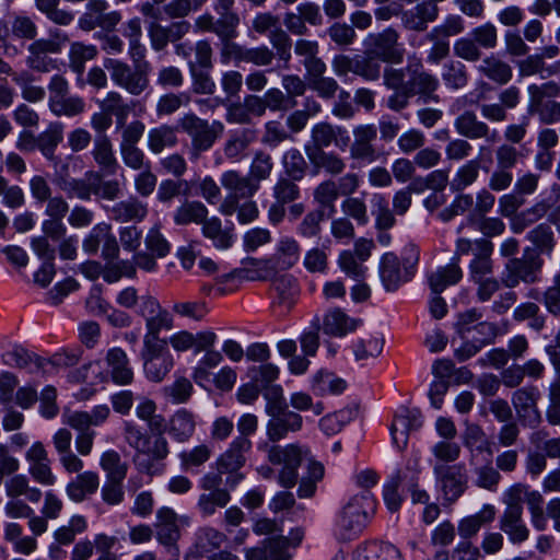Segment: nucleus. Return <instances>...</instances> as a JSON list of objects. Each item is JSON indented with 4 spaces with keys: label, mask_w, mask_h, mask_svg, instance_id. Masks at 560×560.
I'll return each instance as SVG.
<instances>
[{
    "label": "nucleus",
    "mask_w": 560,
    "mask_h": 560,
    "mask_svg": "<svg viewBox=\"0 0 560 560\" xmlns=\"http://www.w3.org/2000/svg\"><path fill=\"white\" fill-rule=\"evenodd\" d=\"M422 425L420 412L416 409L401 408L395 416L390 427L393 442L398 448H404L408 442L409 432Z\"/></svg>",
    "instance_id": "obj_22"
},
{
    "label": "nucleus",
    "mask_w": 560,
    "mask_h": 560,
    "mask_svg": "<svg viewBox=\"0 0 560 560\" xmlns=\"http://www.w3.org/2000/svg\"><path fill=\"white\" fill-rule=\"evenodd\" d=\"M311 388L319 396L339 395L347 388V383L332 372L319 370L312 378Z\"/></svg>",
    "instance_id": "obj_35"
},
{
    "label": "nucleus",
    "mask_w": 560,
    "mask_h": 560,
    "mask_svg": "<svg viewBox=\"0 0 560 560\" xmlns=\"http://www.w3.org/2000/svg\"><path fill=\"white\" fill-rule=\"evenodd\" d=\"M235 2L213 3V10L219 15L215 19L211 13L205 12L194 22L196 33H212L221 40L220 61L226 66L231 61L236 65L245 61L246 48L233 39L238 36L240 15L234 11Z\"/></svg>",
    "instance_id": "obj_3"
},
{
    "label": "nucleus",
    "mask_w": 560,
    "mask_h": 560,
    "mask_svg": "<svg viewBox=\"0 0 560 560\" xmlns=\"http://www.w3.org/2000/svg\"><path fill=\"white\" fill-rule=\"evenodd\" d=\"M383 347L384 339L380 334H365L353 346L355 359L365 360L375 358L381 354Z\"/></svg>",
    "instance_id": "obj_53"
},
{
    "label": "nucleus",
    "mask_w": 560,
    "mask_h": 560,
    "mask_svg": "<svg viewBox=\"0 0 560 560\" xmlns=\"http://www.w3.org/2000/svg\"><path fill=\"white\" fill-rule=\"evenodd\" d=\"M539 399L540 392L534 385L524 386L513 392L511 401L521 425L530 429L540 425L542 416L538 408Z\"/></svg>",
    "instance_id": "obj_12"
},
{
    "label": "nucleus",
    "mask_w": 560,
    "mask_h": 560,
    "mask_svg": "<svg viewBox=\"0 0 560 560\" xmlns=\"http://www.w3.org/2000/svg\"><path fill=\"white\" fill-rule=\"evenodd\" d=\"M480 163L478 160H469L463 164L455 173L450 183L453 191H462L472 185L479 176Z\"/></svg>",
    "instance_id": "obj_55"
},
{
    "label": "nucleus",
    "mask_w": 560,
    "mask_h": 560,
    "mask_svg": "<svg viewBox=\"0 0 560 560\" xmlns=\"http://www.w3.org/2000/svg\"><path fill=\"white\" fill-rule=\"evenodd\" d=\"M270 417L267 422V436L271 442L284 439L290 432H298L302 429L303 418L301 415L287 409L269 410Z\"/></svg>",
    "instance_id": "obj_15"
},
{
    "label": "nucleus",
    "mask_w": 560,
    "mask_h": 560,
    "mask_svg": "<svg viewBox=\"0 0 560 560\" xmlns=\"http://www.w3.org/2000/svg\"><path fill=\"white\" fill-rule=\"evenodd\" d=\"M360 324V319L348 316L340 308H334L324 316L323 331L326 335L343 337L348 332L355 330Z\"/></svg>",
    "instance_id": "obj_28"
},
{
    "label": "nucleus",
    "mask_w": 560,
    "mask_h": 560,
    "mask_svg": "<svg viewBox=\"0 0 560 560\" xmlns=\"http://www.w3.org/2000/svg\"><path fill=\"white\" fill-rule=\"evenodd\" d=\"M191 101V96L187 92L167 93L158 100V116H170L177 112L182 106H187Z\"/></svg>",
    "instance_id": "obj_61"
},
{
    "label": "nucleus",
    "mask_w": 560,
    "mask_h": 560,
    "mask_svg": "<svg viewBox=\"0 0 560 560\" xmlns=\"http://www.w3.org/2000/svg\"><path fill=\"white\" fill-rule=\"evenodd\" d=\"M398 32L388 27L381 33L370 34L365 38L364 45L368 54L373 58L385 62L399 63L404 58V49L398 44Z\"/></svg>",
    "instance_id": "obj_13"
},
{
    "label": "nucleus",
    "mask_w": 560,
    "mask_h": 560,
    "mask_svg": "<svg viewBox=\"0 0 560 560\" xmlns=\"http://www.w3.org/2000/svg\"><path fill=\"white\" fill-rule=\"evenodd\" d=\"M235 270L240 279H246L250 281L265 280L271 275V270L267 261L257 260L254 258L246 259L243 261V266Z\"/></svg>",
    "instance_id": "obj_64"
},
{
    "label": "nucleus",
    "mask_w": 560,
    "mask_h": 560,
    "mask_svg": "<svg viewBox=\"0 0 560 560\" xmlns=\"http://www.w3.org/2000/svg\"><path fill=\"white\" fill-rule=\"evenodd\" d=\"M495 513L493 505L485 504L476 514L462 518L457 526L459 537L466 540L475 537L485 525L493 522Z\"/></svg>",
    "instance_id": "obj_27"
},
{
    "label": "nucleus",
    "mask_w": 560,
    "mask_h": 560,
    "mask_svg": "<svg viewBox=\"0 0 560 560\" xmlns=\"http://www.w3.org/2000/svg\"><path fill=\"white\" fill-rule=\"evenodd\" d=\"M353 560H400V553L390 544L368 541L357 548Z\"/></svg>",
    "instance_id": "obj_33"
},
{
    "label": "nucleus",
    "mask_w": 560,
    "mask_h": 560,
    "mask_svg": "<svg viewBox=\"0 0 560 560\" xmlns=\"http://www.w3.org/2000/svg\"><path fill=\"white\" fill-rule=\"evenodd\" d=\"M465 30V23L460 15L451 14L445 18L442 24L433 27L431 32L427 34V39L436 40L439 38H447L456 36L463 33Z\"/></svg>",
    "instance_id": "obj_58"
},
{
    "label": "nucleus",
    "mask_w": 560,
    "mask_h": 560,
    "mask_svg": "<svg viewBox=\"0 0 560 560\" xmlns=\"http://www.w3.org/2000/svg\"><path fill=\"white\" fill-rule=\"evenodd\" d=\"M523 514V512L503 511L499 521L500 529L514 545H520L529 538V528Z\"/></svg>",
    "instance_id": "obj_29"
},
{
    "label": "nucleus",
    "mask_w": 560,
    "mask_h": 560,
    "mask_svg": "<svg viewBox=\"0 0 560 560\" xmlns=\"http://www.w3.org/2000/svg\"><path fill=\"white\" fill-rule=\"evenodd\" d=\"M377 131L374 125H360L353 129V142L350 145V158L372 163L377 159L373 145Z\"/></svg>",
    "instance_id": "obj_18"
},
{
    "label": "nucleus",
    "mask_w": 560,
    "mask_h": 560,
    "mask_svg": "<svg viewBox=\"0 0 560 560\" xmlns=\"http://www.w3.org/2000/svg\"><path fill=\"white\" fill-rule=\"evenodd\" d=\"M141 314L145 317V332L140 351L143 373L149 381L160 383L175 364L166 338L160 337L162 330L170 331L174 328V318L172 313L162 312L159 306L153 305L143 307Z\"/></svg>",
    "instance_id": "obj_1"
},
{
    "label": "nucleus",
    "mask_w": 560,
    "mask_h": 560,
    "mask_svg": "<svg viewBox=\"0 0 560 560\" xmlns=\"http://www.w3.org/2000/svg\"><path fill=\"white\" fill-rule=\"evenodd\" d=\"M154 533L158 541L165 547H174L180 537L178 516L171 508L163 506L156 511Z\"/></svg>",
    "instance_id": "obj_21"
},
{
    "label": "nucleus",
    "mask_w": 560,
    "mask_h": 560,
    "mask_svg": "<svg viewBox=\"0 0 560 560\" xmlns=\"http://www.w3.org/2000/svg\"><path fill=\"white\" fill-rule=\"evenodd\" d=\"M93 155L101 167L109 172L115 171L117 161L113 152L112 142L105 135L98 136L95 139Z\"/></svg>",
    "instance_id": "obj_59"
},
{
    "label": "nucleus",
    "mask_w": 560,
    "mask_h": 560,
    "mask_svg": "<svg viewBox=\"0 0 560 560\" xmlns=\"http://www.w3.org/2000/svg\"><path fill=\"white\" fill-rule=\"evenodd\" d=\"M307 158L314 167L332 176L340 175L346 170L345 160L335 152L320 151Z\"/></svg>",
    "instance_id": "obj_47"
},
{
    "label": "nucleus",
    "mask_w": 560,
    "mask_h": 560,
    "mask_svg": "<svg viewBox=\"0 0 560 560\" xmlns=\"http://www.w3.org/2000/svg\"><path fill=\"white\" fill-rule=\"evenodd\" d=\"M272 290L273 306L280 316H284L293 307L299 295L296 280L290 275L280 276L272 282Z\"/></svg>",
    "instance_id": "obj_24"
},
{
    "label": "nucleus",
    "mask_w": 560,
    "mask_h": 560,
    "mask_svg": "<svg viewBox=\"0 0 560 560\" xmlns=\"http://www.w3.org/2000/svg\"><path fill=\"white\" fill-rule=\"evenodd\" d=\"M527 240L535 245L538 254L551 255L556 246L555 235L551 228L546 224H539L527 233Z\"/></svg>",
    "instance_id": "obj_54"
},
{
    "label": "nucleus",
    "mask_w": 560,
    "mask_h": 560,
    "mask_svg": "<svg viewBox=\"0 0 560 560\" xmlns=\"http://www.w3.org/2000/svg\"><path fill=\"white\" fill-rule=\"evenodd\" d=\"M272 171L271 155L262 150L256 151L249 165V178L260 186L262 180H267L271 176Z\"/></svg>",
    "instance_id": "obj_51"
},
{
    "label": "nucleus",
    "mask_w": 560,
    "mask_h": 560,
    "mask_svg": "<svg viewBox=\"0 0 560 560\" xmlns=\"http://www.w3.org/2000/svg\"><path fill=\"white\" fill-rule=\"evenodd\" d=\"M124 439L138 455L144 454L158 460H164L168 456V443L164 436H155L151 440V438L132 421H125Z\"/></svg>",
    "instance_id": "obj_11"
},
{
    "label": "nucleus",
    "mask_w": 560,
    "mask_h": 560,
    "mask_svg": "<svg viewBox=\"0 0 560 560\" xmlns=\"http://www.w3.org/2000/svg\"><path fill=\"white\" fill-rule=\"evenodd\" d=\"M342 133H346L343 128H335L326 121L314 125L311 132V142L305 147L306 155L310 156L325 151V148H328L332 142H337L338 136Z\"/></svg>",
    "instance_id": "obj_26"
},
{
    "label": "nucleus",
    "mask_w": 560,
    "mask_h": 560,
    "mask_svg": "<svg viewBox=\"0 0 560 560\" xmlns=\"http://www.w3.org/2000/svg\"><path fill=\"white\" fill-rule=\"evenodd\" d=\"M246 560H291L289 540L284 536L267 538L254 548L245 550Z\"/></svg>",
    "instance_id": "obj_20"
},
{
    "label": "nucleus",
    "mask_w": 560,
    "mask_h": 560,
    "mask_svg": "<svg viewBox=\"0 0 560 560\" xmlns=\"http://www.w3.org/2000/svg\"><path fill=\"white\" fill-rule=\"evenodd\" d=\"M105 363L107 374L113 383L119 386H126L133 381V370L130 364L127 352L120 347H113L106 351Z\"/></svg>",
    "instance_id": "obj_16"
},
{
    "label": "nucleus",
    "mask_w": 560,
    "mask_h": 560,
    "mask_svg": "<svg viewBox=\"0 0 560 560\" xmlns=\"http://www.w3.org/2000/svg\"><path fill=\"white\" fill-rule=\"evenodd\" d=\"M221 185L228 191L220 211L224 215H232L238 208V202L249 199L259 190V185L254 183L248 175H243L235 170H229L221 175Z\"/></svg>",
    "instance_id": "obj_8"
},
{
    "label": "nucleus",
    "mask_w": 560,
    "mask_h": 560,
    "mask_svg": "<svg viewBox=\"0 0 560 560\" xmlns=\"http://www.w3.org/2000/svg\"><path fill=\"white\" fill-rule=\"evenodd\" d=\"M208 215V209L200 201H186L174 213V222L178 225L202 223Z\"/></svg>",
    "instance_id": "obj_43"
},
{
    "label": "nucleus",
    "mask_w": 560,
    "mask_h": 560,
    "mask_svg": "<svg viewBox=\"0 0 560 560\" xmlns=\"http://www.w3.org/2000/svg\"><path fill=\"white\" fill-rule=\"evenodd\" d=\"M383 79L384 85L394 91L386 101L387 107L394 112L408 107L413 95H419L423 103L439 102V96L434 94L439 80L424 71L421 65L415 69L411 66L406 69L386 68Z\"/></svg>",
    "instance_id": "obj_2"
},
{
    "label": "nucleus",
    "mask_w": 560,
    "mask_h": 560,
    "mask_svg": "<svg viewBox=\"0 0 560 560\" xmlns=\"http://www.w3.org/2000/svg\"><path fill=\"white\" fill-rule=\"evenodd\" d=\"M112 214L116 220L122 222H141L148 214L147 203L135 197L116 203L112 209Z\"/></svg>",
    "instance_id": "obj_37"
},
{
    "label": "nucleus",
    "mask_w": 560,
    "mask_h": 560,
    "mask_svg": "<svg viewBox=\"0 0 560 560\" xmlns=\"http://www.w3.org/2000/svg\"><path fill=\"white\" fill-rule=\"evenodd\" d=\"M374 511V502L369 492L354 495L345 505L338 520L339 536L350 540L358 536L366 526Z\"/></svg>",
    "instance_id": "obj_4"
},
{
    "label": "nucleus",
    "mask_w": 560,
    "mask_h": 560,
    "mask_svg": "<svg viewBox=\"0 0 560 560\" xmlns=\"http://www.w3.org/2000/svg\"><path fill=\"white\" fill-rule=\"evenodd\" d=\"M256 138L257 131L253 128H243L234 131L224 144L223 152L225 158L234 162L241 161Z\"/></svg>",
    "instance_id": "obj_31"
},
{
    "label": "nucleus",
    "mask_w": 560,
    "mask_h": 560,
    "mask_svg": "<svg viewBox=\"0 0 560 560\" xmlns=\"http://www.w3.org/2000/svg\"><path fill=\"white\" fill-rule=\"evenodd\" d=\"M202 234L213 242L218 248L225 249L232 244V234L230 231L222 229L219 218L207 219L202 222Z\"/></svg>",
    "instance_id": "obj_49"
},
{
    "label": "nucleus",
    "mask_w": 560,
    "mask_h": 560,
    "mask_svg": "<svg viewBox=\"0 0 560 560\" xmlns=\"http://www.w3.org/2000/svg\"><path fill=\"white\" fill-rule=\"evenodd\" d=\"M339 194L336 188V180L326 179L319 183L313 190L314 202L318 206L316 210H323L328 218L336 213V201Z\"/></svg>",
    "instance_id": "obj_34"
},
{
    "label": "nucleus",
    "mask_w": 560,
    "mask_h": 560,
    "mask_svg": "<svg viewBox=\"0 0 560 560\" xmlns=\"http://www.w3.org/2000/svg\"><path fill=\"white\" fill-rule=\"evenodd\" d=\"M226 540V536L212 527L200 528L196 534V548L203 556L214 549H219Z\"/></svg>",
    "instance_id": "obj_57"
},
{
    "label": "nucleus",
    "mask_w": 560,
    "mask_h": 560,
    "mask_svg": "<svg viewBox=\"0 0 560 560\" xmlns=\"http://www.w3.org/2000/svg\"><path fill=\"white\" fill-rule=\"evenodd\" d=\"M463 277V272L457 261L438 269L429 277L430 288L434 294H440L448 285L456 284Z\"/></svg>",
    "instance_id": "obj_39"
},
{
    "label": "nucleus",
    "mask_w": 560,
    "mask_h": 560,
    "mask_svg": "<svg viewBox=\"0 0 560 560\" xmlns=\"http://www.w3.org/2000/svg\"><path fill=\"white\" fill-rule=\"evenodd\" d=\"M454 126L457 133L467 139H486L490 142H495L498 139V131L480 120L472 110H465L460 114L455 119Z\"/></svg>",
    "instance_id": "obj_17"
},
{
    "label": "nucleus",
    "mask_w": 560,
    "mask_h": 560,
    "mask_svg": "<svg viewBox=\"0 0 560 560\" xmlns=\"http://www.w3.org/2000/svg\"><path fill=\"white\" fill-rule=\"evenodd\" d=\"M431 452L434 456L433 465H451V463H455L460 457L462 447L457 442L443 440L435 443Z\"/></svg>",
    "instance_id": "obj_60"
},
{
    "label": "nucleus",
    "mask_w": 560,
    "mask_h": 560,
    "mask_svg": "<svg viewBox=\"0 0 560 560\" xmlns=\"http://www.w3.org/2000/svg\"><path fill=\"white\" fill-rule=\"evenodd\" d=\"M372 208V213L375 217V228L378 231H387L395 225L396 219L394 217V211L389 209L388 202L383 195H373Z\"/></svg>",
    "instance_id": "obj_50"
},
{
    "label": "nucleus",
    "mask_w": 560,
    "mask_h": 560,
    "mask_svg": "<svg viewBox=\"0 0 560 560\" xmlns=\"http://www.w3.org/2000/svg\"><path fill=\"white\" fill-rule=\"evenodd\" d=\"M51 110L60 115H70V97L68 96V81L61 75H55L49 84Z\"/></svg>",
    "instance_id": "obj_36"
},
{
    "label": "nucleus",
    "mask_w": 560,
    "mask_h": 560,
    "mask_svg": "<svg viewBox=\"0 0 560 560\" xmlns=\"http://www.w3.org/2000/svg\"><path fill=\"white\" fill-rule=\"evenodd\" d=\"M101 467L108 480L124 481L128 471V464L121 459L118 452L108 450L101 456Z\"/></svg>",
    "instance_id": "obj_45"
},
{
    "label": "nucleus",
    "mask_w": 560,
    "mask_h": 560,
    "mask_svg": "<svg viewBox=\"0 0 560 560\" xmlns=\"http://www.w3.org/2000/svg\"><path fill=\"white\" fill-rule=\"evenodd\" d=\"M310 455V450L300 444H288L285 446L275 445L268 450V460L273 465H282L296 468L301 462Z\"/></svg>",
    "instance_id": "obj_25"
},
{
    "label": "nucleus",
    "mask_w": 560,
    "mask_h": 560,
    "mask_svg": "<svg viewBox=\"0 0 560 560\" xmlns=\"http://www.w3.org/2000/svg\"><path fill=\"white\" fill-rule=\"evenodd\" d=\"M440 15V8L432 5L430 2H418L415 7L404 10L401 16V25L407 31L424 32L429 24L436 21Z\"/></svg>",
    "instance_id": "obj_19"
},
{
    "label": "nucleus",
    "mask_w": 560,
    "mask_h": 560,
    "mask_svg": "<svg viewBox=\"0 0 560 560\" xmlns=\"http://www.w3.org/2000/svg\"><path fill=\"white\" fill-rule=\"evenodd\" d=\"M358 415L355 407H345L320 419V428L326 434H336L350 423Z\"/></svg>",
    "instance_id": "obj_44"
},
{
    "label": "nucleus",
    "mask_w": 560,
    "mask_h": 560,
    "mask_svg": "<svg viewBox=\"0 0 560 560\" xmlns=\"http://www.w3.org/2000/svg\"><path fill=\"white\" fill-rule=\"evenodd\" d=\"M478 70L485 77L499 84L508 83L513 75L511 66L495 56H488L482 59Z\"/></svg>",
    "instance_id": "obj_41"
},
{
    "label": "nucleus",
    "mask_w": 560,
    "mask_h": 560,
    "mask_svg": "<svg viewBox=\"0 0 560 560\" xmlns=\"http://www.w3.org/2000/svg\"><path fill=\"white\" fill-rule=\"evenodd\" d=\"M231 500L229 490L205 491L198 498L197 506L202 515L210 516L223 509Z\"/></svg>",
    "instance_id": "obj_46"
},
{
    "label": "nucleus",
    "mask_w": 560,
    "mask_h": 560,
    "mask_svg": "<svg viewBox=\"0 0 560 560\" xmlns=\"http://www.w3.org/2000/svg\"><path fill=\"white\" fill-rule=\"evenodd\" d=\"M252 448V441H245L244 438H235L229 447L217 459V470L228 475L225 483L229 488H235L244 478L240 472L246 463L245 454Z\"/></svg>",
    "instance_id": "obj_10"
},
{
    "label": "nucleus",
    "mask_w": 560,
    "mask_h": 560,
    "mask_svg": "<svg viewBox=\"0 0 560 560\" xmlns=\"http://www.w3.org/2000/svg\"><path fill=\"white\" fill-rule=\"evenodd\" d=\"M529 443L547 458L560 459V436L549 438L546 430H536L530 433Z\"/></svg>",
    "instance_id": "obj_52"
},
{
    "label": "nucleus",
    "mask_w": 560,
    "mask_h": 560,
    "mask_svg": "<svg viewBox=\"0 0 560 560\" xmlns=\"http://www.w3.org/2000/svg\"><path fill=\"white\" fill-rule=\"evenodd\" d=\"M326 214L323 210L308 211L296 228L298 234L303 238L318 237L322 232V222L325 220Z\"/></svg>",
    "instance_id": "obj_63"
},
{
    "label": "nucleus",
    "mask_w": 560,
    "mask_h": 560,
    "mask_svg": "<svg viewBox=\"0 0 560 560\" xmlns=\"http://www.w3.org/2000/svg\"><path fill=\"white\" fill-rule=\"evenodd\" d=\"M104 68L110 73L113 81L124 88L129 94L139 96L149 86V71L150 66L148 62L132 69L128 63L108 58L104 61Z\"/></svg>",
    "instance_id": "obj_7"
},
{
    "label": "nucleus",
    "mask_w": 560,
    "mask_h": 560,
    "mask_svg": "<svg viewBox=\"0 0 560 560\" xmlns=\"http://www.w3.org/2000/svg\"><path fill=\"white\" fill-rule=\"evenodd\" d=\"M413 264L401 266L398 257L393 253L383 255L380 265L382 282L387 291H395L400 284L409 281L413 276Z\"/></svg>",
    "instance_id": "obj_14"
},
{
    "label": "nucleus",
    "mask_w": 560,
    "mask_h": 560,
    "mask_svg": "<svg viewBox=\"0 0 560 560\" xmlns=\"http://www.w3.org/2000/svg\"><path fill=\"white\" fill-rule=\"evenodd\" d=\"M177 144L176 129L168 125H161L152 128L148 132V148L154 154H160L163 150L173 148Z\"/></svg>",
    "instance_id": "obj_40"
},
{
    "label": "nucleus",
    "mask_w": 560,
    "mask_h": 560,
    "mask_svg": "<svg viewBox=\"0 0 560 560\" xmlns=\"http://www.w3.org/2000/svg\"><path fill=\"white\" fill-rule=\"evenodd\" d=\"M62 138V127L59 124H51L46 131L38 136L37 148L47 159L52 160L55 149Z\"/></svg>",
    "instance_id": "obj_62"
},
{
    "label": "nucleus",
    "mask_w": 560,
    "mask_h": 560,
    "mask_svg": "<svg viewBox=\"0 0 560 560\" xmlns=\"http://www.w3.org/2000/svg\"><path fill=\"white\" fill-rule=\"evenodd\" d=\"M436 485L445 502L455 503L468 489V472L464 463L433 465Z\"/></svg>",
    "instance_id": "obj_9"
},
{
    "label": "nucleus",
    "mask_w": 560,
    "mask_h": 560,
    "mask_svg": "<svg viewBox=\"0 0 560 560\" xmlns=\"http://www.w3.org/2000/svg\"><path fill=\"white\" fill-rule=\"evenodd\" d=\"M116 302L119 306L125 308H133L138 306L137 314L143 318L145 322V317L141 314L143 307L148 305L159 306L162 312L171 313L168 310L162 306L159 300L150 293L139 295L138 290L135 287H127L122 289L116 298Z\"/></svg>",
    "instance_id": "obj_32"
},
{
    "label": "nucleus",
    "mask_w": 560,
    "mask_h": 560,
    "mask_svg": "<svg viewBox=\"0 0 560 560\" xmlns=\"http://www.w3.org/2000/svg\"><path fill=\"white\" fill-rule=\"evenodd\" d=\"M98 476L92 471H85L72 480V501L81 502L95 493L98 488Z\"/></svg>",
    "instance_id": "obj_56"
},
{
    "label": "nucleus",
    "mask_w": 560,
    "mask_h": 560,
    "mask_svg": "<svg viewBox=\"0 0 560 560\" xmlns=\"http://www.w3.org/2000/svg\"><path fill=\"white\" fill-rule=\"evenodd\" d=\"M177 125L191 138V160H198L202 152L208 151L223 131L222 122L213 121L209 124L191 113L180 117Z\"/></svg>",
    "instance_id": "obj_5"
},
{
    "label": "nucleus",
    "mask_w": 560,
    "mask_h": 560,
    "mask_svg": "<svg viewBox=\"0 0 560 560\" xmlns=\"http://www.w3.org/2000/svg\"><path fill=\"white\" fill-rule=\"evenodd\" d=\"M172 311L180 318H187L194 322H201L209 313L208 305L205 301H176L172 305Z\"/></svg>",
    "instance_id": "obj_48"
},
{
    "label": "nucleus",
    "mask_w": 560,
    "mask_h": 560,
    "mask_svg": "<svg viewBox=\"0 0 560 560\" xmlns=\"http://www.w3.org/2000/svg\"><path fill=\"white\" fill-rule=\"evenodd\" d=\"M167 431L176 442H188L196 431L195 415L185 408L177 410L170 418Z\"/></svg>",
    "instance_id": "obj_30"
},
{
    "label": "nucleus",
    "mask_w": 560,
    "mask_h": 560,
    "mask_svg": "<svg viewBox=\"0 0 560 560\" xmlns=\"http://www.w3.org/2000/svg\"><path fill=\"white\" fill-rule=\"evenodd\" d=\"M492 242L486 238H479L475 241L474 258L469 264V278L472 282L488 278L492 275Z\"/></svg>",
    "instance_id": "obj_23"
},
{
    "label": "nucleus",
    "mask_w": 560,
    "mask_h": 560,
    "mask_svg": "<svg viewBox=\"0 0 560 560\" xmlns=\"http://www.w3.org/2000/svg\"><path fill=\"white\" fill-rule=\"evenodd\" d=\"M544 260L532 252L525 249L520 258H510L501 273V282L508 289L516 288L520 283L534 284L540 280Z\"/></svg>",
    "instance_id": "obj_6"
},
{
    "label": "nucleus",
    "mask_w": 560,
    "mask_h": 560,
    "mask_svg": "<svg viewBox=\"0 0 560 560\" xmlns=\"http://www.w3.org/2000/svg\"><path fill=\"white\" fill-rule=\"evenodd\" d=\"M300 244L292 236H282L277 244L276 259L282 269L293 267L300 259Z\"/></svg>",
    "instance_id": "obj_42"
},
{
    "label": "nucleus",
    "mask_w": 560,
    "mask_h": 560,
    "mask_svg": "<svg viewBox=\"0 0 560 560\" xmlns=\"http://www.w3.org/2000/svg\"><path fill=\"white\" fill-rule=\"evenodd\" d=\"M1 361L9 366L31 369L42 366V359L20 345H12L1 353Z\"/></svg>",
    "instance_id": "obj_38"
}]
</instances>
